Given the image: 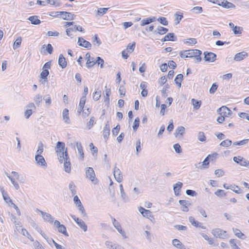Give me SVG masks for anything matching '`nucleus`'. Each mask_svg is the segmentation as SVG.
Segmentation results:
<instances>
[{"label": "nucleus", "instance_id": "1", "mask_svg": "<svg viewBox=\"0 0 249 249\" xmlns=\"http://www.w3.org/2000/svg\"><path fill=\"white\" fill-rule=\"evenodd\" d=\"M56 152L59 161L63 163L65 159H68V154L67 149L65 147V144L63 142H58L56 146Z\"/></svg>", "mask_w": 249, "mask_h": 249}, {"label": "nucleus", "instance_id": "2", "mask_svg": "<svg viewBox=\"0 0 249 249\" xmlns=\"http://www.w3.org/2000/svg\"><path fill=\"white\" fill-rule=\"evenodd\" d=\"M85 176L93 184H98L99 180L96 177L95 172L92 167H87L85 168Z\"/></svg>", "mask_w": 249, "mask_h": 249}, {"label": "nucleus", "instance_id": "3", "mask_svg": "<svg viewBox=\"0 0 249 249\" xmlns=\"http://www.w3.org/2000/svg\"><path fill=\"white\" fill-rule=\"evenodd\" d=\"M188 53L189 57L195 58V62L199 63L201 61L200 55L202 52L201 51L197 49L189 50H188Z\"/></svg>", "mask_w": 249, "mask_h": 249}, {"label": "nucleus", "instance_id": "4", "mask_svg": "<svg viewBox=\"0 0 249 249\" xmlns=\"http://www.w3.org/2000/svg\"><path fill=\"white\" fill-rule=\"evenodd\" d=\"M212 234L216 238L225 239L227 237V232L219 228L214 229L212 231Z\"/></svg>", "mask_w": 249, "mask_h": 249}, {"label": "nucleus", "instance_id": "5", "mask_svg": "<svg viewBox=\"0 0 249 249\" xmlns=\"http://www.w3.org/2000/svg\"><path fill=\"white\" fill-rule=\"evenodd\" d=\"M35 212L36 213L39 214L42 216L43 220L45 222H49L50 223L53 222V218L50 214L46 212H44L38 209H36L35 210Z\"/></svg>", "mask_w": 249, "mask_h": 249}, {"label": "nucleus", "instance_id": "6", "mask_svg": "<svg viewBox=\"0 0 249 249\" xmlns=\"http://www.w3.org/2000/svg\"><path fill=\"white\" fill-rule=\"evenodd\" d=\"M35 160L36 165L43 169H46L48 165L44 159L42 155H35Z\"/></svg>", "mask_w": 249, "mask_h": 249}, {"label": "nucleus", "instance_id": "7", "mask_svg": "<svg viewBox=\"0 0 249 249\" xmlns=\"http://www.w3.org/2000/svg\"><path fill=\"white\" fill-rule=\"evenodd\" d=\"M218 112H219L220 115L223 116L225 118L231 117L232 115V111L227 107L222 106L218 108Z\"/></svg>", "mask_w": 249, "mask_h": 249}, {"label": "nucleus", "instance_id": "8", "mask_svg": "<svg viewBox=\"0 0 249 249\" xmlns=\"http://www.w3.org/2000/svg\"><path fill=\"white\" fill-rule=\"evenodd\" d=\"M73 201L76 206L78 208L79 211L81 212L82 215L83 216H87L84 207L83 206L80 200L79 199L78 197L77 196H74Z\"/></svg>", "mask_w": 249, "mask_h": 249}, {"label": "nucleus", "instance_id": "9", "mask_svg": "<svg viewBox=\"0 0 249 249\" xmlns=\"http://www.w3.org/2000/svg\"><path fill=\"white\" fill-rule=\"evenodd\" d=\"M112 222H113L114 227L116 229V230L121 234V235L124 238H126L127 237L126 236V233L123 230L120 224L118 221H117V220L115 218L113 219Z\"/></svg>", "mask_w": 249, "mask_h": 249}, {"label": "nucleus", "instance_id": "10", "mask_svg": "<svg viewBox=\"0 0 249 249\" xmlns=\"http://www.w3.org/2000/svg\"><path fill=\"white\" fill-rule=\"evenodd\" d=\"M113 175L115 179L118 182H121L123 179V175L120 169L115 166L113 170Z\"/></svg>", "mask_w": 249, "mask_h": 249}, {"label": "nucleus", "instance_id": "11", "mask_svg": "<svg viewBox=\"0 0 249 249\" xmlns=\"http://www.w3.org/2000/svg\"><path fill=\"white\" fill-rule=\"evenodd\" d=\"M60 17L66 20H72L75 18V16L71 13L67 12H60Z\"/></svg>", "mask_w": 249, "mask_h": 249}, {"label": "nucleus", "instance_id": "12", "mask_svg": "<svg viewBox=\"0 0 249 249\" xmlns=\"http://www.w3.org/2000/svg\"><path fill=\"white\" fill-rule=\"evenodd\" d=\"M85 59L87 61L86 65L88 68L91 67L96 64L94 58L91 57L90 53H89L86 54Z\"/></svg>", "mask_w": 249, "mask_h": 249}, {"label": "nucleus", "instance_id": "13", "mask_svg": "<svg viewBox=\"0 0 249 249\" xmlns=\"http://www.w3.org/2000/svg\"><path fill=\"white\" fill-rule=\"evenodd\" d=\"M77 43L79 46L87 49H90L91 47L90 43L82 37H79L78 38Z\"/></svg>", "mask_w": 249, "mask_h": 249}, {"label": "nucleus", "instance_id": "14", "mask_svg": "<svg viewBox=\"0 0 249 249\" xmlns=\"http://www.w3.org/2000/svg\"><path fill=\"white\" fill-rule=\"evenodd\" d=\"M204 59L206 61L214 62L216 59V55L215 53H213L204 52Z\"/></svg>", "mask_w": 249, "mask_h": 249}, {"label": "nucleus", "instance_id": "15", "mask_svg": "<svg viewBox=\"0 0 249 249\" xmlns=\"http://www.w3.org/2000/svg\"><path fill=\"white\" fill-rule=\"evenodd\" d=\"M248 53L244 51L236 53L234 57V60L235 61H241L247 57Z\"/></svg>", "mask_w": 249, "mask_h": 249}, {"label": "nucleus", "instance_id": "16", "mask_svg": "<svg viewBox=\"0 0 249 249\" xmlns=\"http://www.w3.org/2000/svg\"><path fill=\"white\" fill-rule=\"evenodd\" d=\"M76 146L78 153L79 159L80 160H83L84 158V153L82 144L80 142H76Z\"/></svg>", "mask_w": 249, "mask_h": 249}, {"label": "nucleus", "instance_id": "17", "mask_svg": "<svg viewBox=\"0 0 249 249\" xmlns=\"http://www.w3.org/2000/svg\"><path fill=\"white\" fill-rule=\"evenodd\" d=\"M209 165V159L206 157L202 162L196 164V167L200 170L208 168Z\"/></svg>", "mask_w": 249, "mask_h": 249}, {"label": "nucleus", "instance_id": "18", "mask_svg": "<svg viewBox=\"0 0 249 249\" xmlns=\"http://www.w3.org/2000/svg\"><path fill=\"white\" fill-rule=\"evenodd\" d=\"M185 128L182 126L178 127L174 133L175 136L176 138H180L182 137L185 133Z\"/></svg>", "mask_w": 249, "mask_h": 249}, {"label": "nucleus", "instance_id": "19", "mask_svg": "<svg viewBox=\"0 0 249 249\" xmlns=\"http://www.w3.org/2000/svg\"><path fill=\"white\" fill-rule=\"evenodd\" d=\"M63 121L67 124L71 123V120L69 116V111L67 108H65L62 112Z\"/></svg>", "mask_w": 249, "mask_h": 249}, {"label": "nucleus", "instance_id": "20", "mask_svg": "<svg viewBox=\"0 0 249 249\" xmlns=\"http://www.w3.org/2000/svg\"><path fill=\"white\" fill-rule=\"evenodd\" d=\"M179 203L181 206L182 211L185 212H187L189 211L188 207L191 205L189 201L185 200H180Z\"/></svg>", "mask_w": 249, "mask_h": 249}, {"label": "nucleus", "instance_id": "21", "mask_svg": "<svg viewBox=\"0 0 249 249\" xmlns=\"http://www.w3.org/2000/svg\"><path fill=\"white\" fill-rule=\"evenodd\" d=\"M189 221L191 223V224L197 228H201L203 229H205L206 227L203 226L201 223L195 220V218L193 216H190L189 217Z\"/></svg>", "mask_w": 249, "mask_h": 249}, {"label": "nucleus", "instance_id": "22", "mask_svg": "<svg viewBox=\"0 0 249 249\" xmlns=\"http://www.w3.org/2000/svg\"><path fill=\"white\" fill-rule=\"evenodd\" d=\"M64 163V168L65 171L67 173H70L71 172V163L70 161V158L68 156V159H65L63 161Z\"/></svg>", "mask_w": 249, "mask_h": 249}, {"label": "nucleus", "instance_id": "23", "mask_svg": "<svg viewBox=\"0 0 249 249\" xmlns=\"http://www.w3.org/2000/svg\"><path fill=\"white\" fill-rule=\"evenodd\" d=\"M183 184L181 182H178L174 185L173 190L174 194L176 196H179L180 194V190H181Z\"/></svg>", "mask_w": 249, "mask_h": 249}, {"label": "nucleus", "instance_id": "24", "mask_svg": "<svg viewBox=\"0 0 249 249\" xmlns=\"http://www.w3.org/2000/svg\"><path fill=\"white\" fill-rule=\"evenodd\" d=\"M37 231L46 240V241L48 243V244H51V243H53L54 244V245L55 246V243H56L53 239L49 238L45 233L43 232L41 228H37Z\"/></svg>", "mask_w": 249, "mask_h": 249}, {"label": "nucleus", "instance_id": "25", "mask_svg": "<svg viewBox=\"0 0 249 249\" xmlns=\"http://www.w3.org/2000/svg\"><path fill=\"white\" fill-rule=\"evenodd\" d=\"M156 18L155 17H151L150 18L142 19L141 21V26H144L150 24L151 22L155 21Z\"/></svg>", "mask_w": 249, "mask_h": 249}, {"label": "nucleus", "instance_id": "26", "mask_svg": "<svg viewBox=\"0 0 249 249\" xmlns=\"http://www.w3.org/2000/svg\"><path fill=\"white\" fill-rule=\"evenodd\" d=\"M58 64L62 69L67 67V63L66 59L62 54L59 55L58 58Z\"/></svg>", "mask_w": 249, "mask_h": 249}, {"label": "nucleus", "instance_id": "27", "mask_svg": "<svg viewBox=\"0 0 249 249\" xmlns=\"http://www.w3.org/2000/svg\"><path fill=\"white\" fill-rule=\"evenodd\" d=\"M230 244L232 249H241L238 245H240V242L236 239H231L229 241Z\"/></svg>", "mask_w": 249, "mask_h": 249}, {"label": "nucleus", "instance_id": "28", "mask_svg": "<svg viewBox=\"0 0 249 249\" xmlns=\"http://www.w3.org/2000/svg\"><path fill=\"white\" fill-rule=\"evenodd\" d=\"M105 245L108 249H118L119 247L118 244L109 241H106Z\"/></svg>", "mask_w": 249, "mask_h": 249}, {"label": "nucleus", "instance_id": "29", "mask_svg": "<svg viewBox=\"0 0 249 249\" xmlns=\"http://www.w3.org/2000/svg\"><path fill=\"white\" fill-rule=\"evenodd\" d=\"M218 5L226 8H234L235 7L233 3L227 1H222L220 3H218Z\"/></svg>", "mask_w": 249, "mask_h": 249}, {"label": "nucleus", "instance_id": "30", "mask_svg": "<svg viewBox=\"0 0 249 249\" xmlns=\"http://www.w3.org/2000/svg\"><path fill=\"white\" fill-rule=\"evenodd\" d=\"M33 100L37 106H39L43 100V96L40 94H36L34 96Z\"/></svg>", "mask_w": 249, "mask_h": 249}, {"label": "nucleus", "instance_id": "31", "mask_svg": "<svg viewBox=\"0 0 249 249\" xmlns=\"http://www.w3.org/2000/svg\"><path fill=\"white\" fill-rule=\"evenodd\" d=\"M232 231H233V233H234V234L239 238H240L242 239H245V238H246L245 235L243 233H242L239 230L236 229V228H233Z\"/></svg>", "mask_w": 249, "mask_h": 249}, {"label": "nucleus", "instance_id": "32", "mask_svg": "<svg viewBox=\"0 0 249 249\" xmlns=\"http://www.w3.org/2000/svg\"><path fill=\"white\" fill-rule=\"evenodd\" d=\"M191 103L192 105L193 106V108L194 109L197 110L198 109L201 105V101H197L195 99H192Z\"/></svg>", "mask_w": 249, "mask_h": 249}, {"label": "nucleus", "instance_id": "33", "mask_svg": "<svg viewBox=\"0 0 249 249\" xmlns=\"http://www.w3.org/2000/svg\"><path fill=\"white\" fill-rule=\"evenodd\" d=\"M28 19L31 21V23L34 25H38L40 23V20L37 18V17L36 16L30 17Z\"/></svg>", "mask_w": 249, "mask_h": 249}, {"label": "nucleus", "instance_id": "34", "mask_svg": "<svg viewBox=\"0 0 249 249\" xmlns=\"http://www.w3.org/2000/svg\"><path fill=\"white\" fill-rule=\"evenodd\" d=\"M108 8H99L98 9L96 16V17H101L103 16L104 14H105L107 11L108 10Z\"/></svg>", "mask_w": 249, "mask_h": 249}, {"label": "nucleus", "instance_id": "35", "mask_svg": "<svg viewBox=\"0 0 249 249\" xmlns=\"http://www.w3.org/2000/svg\"><path fill=\"white\" fill-rule=\"evenodd\" d=\"M183 75L182 74H179L177 75L175 79V82L178 87H180L181 85V82L183 80Z\"/></svg>", "mask_w": 249, "mask_h": 249}, {"label": "nucleus", "instance_id": "36", "mask_svg": "<svg viewBox=\"0 0 249 249\" xmlns=\"http://www.w3.org/2000/svg\"><path fill=\"white\" fill-rule=\"evenodd\" d=\"M172 245L179 249H181L184 246L181 242L177 239H174L172 240Z\"/></svg>", "mask_w": 249, "mask_h": 249}, {"label": "nucleus", "instance_id": "37", "mask_svg": "<svg viewBox=\"0 0 249 249\" xmlns=\"http://www.w3.org/2000/svg\"><path fill=\"white\" fill-rule=\"evenodd\" d=\"M120 195L121 198L124 202L126 203L129 201V198L124 190H122L120 192Z\"/></svg>", "mask_w": 249, "mask_h": 249}, {"label": "nucleus", "instance_id": "38", "mask_svg": "<svg viewBox=\"0 0 249 249\" xmlns=\"http://www.w3.org/2000/svg\"><path fill=\"white\" fill-rule=\"evenodd\" d=\"M21 41H22L21 37L20 36V37H18L13 44V49L16 50V49H18V48H19V47L20 46L21 44Z\"/></svg>", "mask_w": 249, "mask_h": 249}, {"label": "nucleus", "instance_id": "39", "mask_svg": "<svg viewBox=\"0 0 249 249\" xmlns=\"http://www.w3.org/2000/svg\"><path fill=\"white\" fill-rule=\"evenodd\" d=\"M0 191H1V193L2 194L3 198L4 200L6 202H8L9 201L12 202V200H11V199L9 197L7 193L5 192V191L4 190V188L3 187H1L0 188Z\"/></svg>", "mask_w": 249, "mask_h": 249}, {"label": "nucleus", "instance_id": "40", "mask_svg": "<svg viewBox=\"0 0 249 249\" xmlns=\"http://www.w3.org/2000/svg\"><path fill=\"white\" fill-rule=\"evenodd\" d=\"M110 134V128L109 125L108 124H107L104 128L103 130V135L104 137L105 138H107L109 136Z\"/></svg>", "mask_w": 249, "mask_h": 249}, {"label": "nucleus", "instance_id": "41", "mask_svg": "<svg viewBox=\"0 0 249 249\" xmlns=\"http://www.w3.org/2000/svg\"><path fill=\"white\" fill-rule=\"evenodd\" d=\"M69 188L71 192V194L72 196L76 194V186L73 181H71L69 184Z\"/></svg>", "mask_w": 249, "mask_h": 249}, {"label": "nucleus", "instance_id": "42", "mask_svg": "<svg viewBox=\"0 0 249 249\" xmlns=\"http://www.w3.org/2000/svg\"><path fill=\"white\" fill-rule=\"evenodd\" d=\"M200 234L205 240L208 242L209 245H212L213 244V240L212 238L209 237L208 235L203 232H201Z\"/></svg>", "mask_w": 249, "mask_h": 249}, {"label": "nucleus", "instance_id": "43", "mask_svg": "<svg viewBox=\"0 0 249 249\" xmlns=\"http://www.w3.org/2000/svg\"><path fill=\"white\" fill-rule=\"evenodd\" d=\"M71 32H76V25H74L73 27H70V28L66 29V32L67 35L68 36H70L71 38L73 37L71 33Z\"/></svg>", "mask_w": 249, "mask_h": 249}, {"label": "nucleus", "instance_id": "44", "mask_svg": "<svg viewBox=\"0 0 249 249\" xmlns=\"http://www.w3.org/2000/svg\"><path fill=\"white\" fill-rule=\"evenodd\" d=\"M44 151V145L42 142H39L37 149L36 153V155H41V154Z\"/></svg>", "mask_w": 249, "mask_h": 249}, {"label": "nucleus", "instance_id": "45", "mask_svg": "<svg viewBox=\"0 0 249 249\" xmlns=\"http://www.w3.org/2000/svg\"><path fill=\"white\" fill-rule=\"evenodd\" d=\"M198 140L201 142H205L206 141V137L203 132L199 131L197 134Z\"/></svg>", "mask_w": 249, "mask_h": 249}, {"label": "nucleus", "instance_id": "46", "mask_svg": "<svg viewBox=\"0 0 249 249\" xmlns=\"http://www.w3.org/2000/svg\"><path fill=\"white\" fill-rule=\"evenodd\" d=\"M49 74V71L48 70H42V72L40 73V78L44 79L45 81L47 79V76Z\"/></svg>", "mask_w": 249, "mask_h": 249}, {"label": "nucleus", "instance_id": "47", "mask_svg": "<svg viewBox=\"0 0 249 249\" xmlns=\"http://www.w3.org/2000/svg\"><path fill=\"white\" fill-rule=\"evenodd\" d=\"M183 42L184 44H189L191 45L196 44L197 43L196 39L194 38H190L183 40Z\"/></svg>", "mask_w": 249, "mask_h": 249}, {"label": "nucleus", "instance_id": "48", "mask_svg": "<svg viewBox=\"0 0 249 249\" xmlns=\"http://www.w3.org/2000/svg\"><path fill=\"white\" fill-rule=\"evenodd\" d=\"M58 231L64 234L66 236H68V233L67 232V230L66 227L64 225H61L57 229Z\"/></svg>", "mask_w": 249, "mask_h": 249}, {"label": "nucleus", "instance_id": "49", "mask_svg": "<svg viewBox=\"0 0 249 249\" xmlns=\"http://www.w3.org/2000/svg\"><path fill=\"white\" fill-rule=\"evenodd\" d=\"M95 118L94 117H91L89 121L87 124V126L89 129H90L95 124Z\"/></svg>", "mask_w": 249, "mask_h": 249}, {"label": "nucleus", "instance_id": "50", "mask_svg": "<svg viewBox=\"0 0 249 249\" xmlns=\"http://www.w3.org/2000/svg\"><path fill=\"white\" fill-rule=\"evenodd\" d=\"M232 30L235 35H240L242 34L243 28L240 26H235Z\"/></svg>", "mask_w": 249, "mask_h": 249}, {"label": "nucleus", "instance_id": "51", "mask_svg": "<svg viewBox=\"0 0 249 249\" xmlns=\"http://www.w3.org/2000/svg\"><path fill=\"white\" fill-rule=\"evenodd\" d=\"M191 11L195 14H200L203 11V9L200 6H196L193 7Z\"/></svg>", "mask_w": 249, "mask_h": 249}, {"label": "nucleus", "instance_id": "52", "mask_svg": "<svg viewBox=\"0 0 249 249\" xmlns=\"http://www.w3.org/2000/svg\"><path fill=\"white\" fill-rule=\"evenodd\" d=\"M231 189L236 194L242 193V190L238 186L235 185H231Z\"/></svg>", "mask_w": 249, "mask_h": 249}, {"label": "nucleus", "instance_id": "53", "mask_svg": "<svg viewBox=\"0 0 249 249\" xmlns=\"http://www.w3.org/2000/svg\"><path fill=\"white\" fill-rule=\"evenodd\" d=\"M92 42L94 45H97V46H100V44H101V42L100 39L98 38V35L96 34L94 36V37H93Z\"/></svg>", "mask_w": 249, "mask_h": 249}, {"label": "nucleus", "instance_id": "54", "mask_svg": "<svg viewBox=\"0 0 249 249\" xmlns=\"http://www.w3.org/2000/svg\"><path fill=\"white\" fill-rule=\"evenodd\" d=\"M157 30H158V33L160 35H163V34L166 33L168 31V29L164 28L163 27H162V26L158 27L157 28Z\"/></svg>", "mask_w": 249, "mask_h": 249}, {"label": "nucleus", "instance_id": "55", "mask_svg": "<svg viewBox=\"0 0 249 249\" xmlns=\"http://www.w3.org/2000/svg\"><path fill=\"white\" fill-rule=\"evenodd\" d=\"M232 143V142L229 140H225L223 141L220 143V145L223 147L230 146Z\"/></svg>", "mask_w": 249, "mask_h": 249}, {"label": "nucleus", "instance_id": "56", "mask_svg": "<svg viewBox=\"0 0 249 249\" xmlns=\"http://www.w3.org/2000/svg\"><path fill=\"white\" fill-rule=\"evenodd\" d=\"M174 34L173 33H169L164 36V37L163 38V41H168V40L173 41V40H174Z\"/></svg>", "mask_w": 249, "mask_h": 249}, {"label": "nucleus", "instance_id": "57", "mask_svg": "<svg viewBox=\"0 0 249 249\" xmlns=\"http://www.w3.org/2000/svg\"><path fill=\"white\" fill-rule=\"evenodd\" d=\"M77 225L84 231H87V226L86 225L85 223L82 219L78 222Z\"/></svg>", "mask_w": 249, "mask_h": 249}, {"label": "nucleus", "instance_id": "58", "mask_svg": "<svg viewBox=\"0 0 249 249\" xmlns=\"http://www.w3.org/2000/svg\"><path fill=\"white\" fill-rule=\"evenodd\" d=\"M136 155H139V152L142 150L141 143L140 140H138L136 142Z\"/></svg>", "mask_w": 249, "mask_h": 249}, {"label": "nucleus", "instance_id": "59", "mask_svg": "<svg viewBox=\"0 0 249 249\" xmlns=\"http://www.w3.org/2000/svg\"><path fill=\"white\" fill-rule=\"evenodd\" d=\"M135 44L136 43L135 42H133L131 44H128L126 48V50H127V52L130 53L132 52L134 50Z\"/></svg>", "mask_w": 249, "mask_h": 249}, {"label": "nucleus", "instance_id": "60", "mask_svg": "<svg viewBox=\"0 0 249 249\" xmlns=\"http://www.w3.org/2000/svg\"><path fill=\"white\" fill-rule=\"evenodd\" d=\"M48 4L55 7H58L60 5V3L58 0H48Z\"/></svg>", "mask_w": 249, "mask_h": 249}, {"label": "nucleus", "instance_id": "61", "mask_svg": "<svg viewBox=\"0 0 249 249\" xmlns=\"http://www.w3.org/2000/svg\"><path fill=\"white\" fill-rule=\"evenodd\" d=\"M139 124H140V119L138 117H137V118H135L134 124H133V128L134 131H136L137 130V129L139 126Z\"/></svg>", "mask_w": 249, "mask_h": 249}, {"label": "nucleus", "instance_id": "62", "mask_svg": "<svg viewBox=\"0 0 249 249\" xmlns=\"http://www.w3.org/2000/svg\"><path fill=\"white\" fill-rule=\"evenodd\" d=\"M214 194L219 197H222L226 196V193L224 190L218 189L215 192Z\"/></svg>", "mask_w": 249, "mask_h": 249}, {"label": "nucleus", "instance_id": "63", "mask_svg": "<svg viewBox=\"0 0 249 249\" xmlns=\"http://www.w3.org/2000/svg\"><path fill=\"white\" fill-rule=\"evenodd\" d=\"M214 174L218 178L222 177L225 174V172L221 169H216L214 171Z\"/></svg>", "mask_w": 249, "mask_h": 249}, {"label": "nucleus", "instance_id": "64", "mask_svg": "<svg viewBox=\"0 0 249 249\" xmlns=\"http://www.w3.org/2000/svg\"><path fill=\"white\" fill-rule=\"evenodd\" d=\"M240 165L242 166L245 167L249 169V161L244 158H243L241 160V162L240 163Z\"/></svg>", "mask_w": 249, "mask_h": 249}]
</instances>
